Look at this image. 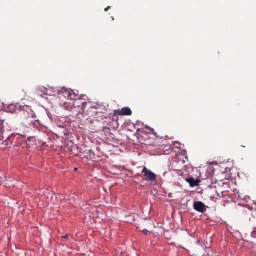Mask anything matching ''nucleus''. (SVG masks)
I'll return each mask as SVG.
<instances>
[{
	"instance_id": "8",
	"label": "nucleus",
	"mask_w": 256,
	"mask_h": 256,
	"mask_svg": "<svg viewBox=\"0 0 256 256\" xmlns=\"http://www.w3.org/2000/svg\"><path fill=\"white\" fill-rule=\"evenodd\" d=\"M2 144L4 146H10L12 144V142L10 140V136H8L7 138L3 142Z\"/></svg>"
},
{
	"instance_id": "7",
	"label": "nucleus",
	"mask_w": 256,
	"mask_h": 256,
	"mask_svg": "<svg viewBox=\"0 0 256 256\" xmlns=\"http://www.w3.org/2000/svg\"><path fill=\"white\" fill-rule=\"evenodd\" d=\"M83 100H82V104L81 105V106L80 108H81V110H84V108H86V106L87 105V96L85 95L83 96Z\"/></svg>"
},
{
	"instance_id": "10",
	"label": "nucleus",
	"mask_w": 256,
	"mask_h": 256,
	"mask_svg": "<svg viewBox=\"0 0 256 256\" xmlns=\"http://www.w3.org/2000/svg\"><path fill=\"white\" fill-rule=\"evenodd\" d=\"M38 90L42 92L43 94H46V92H47V89L44 87L39 88Z\"/></svg>"
},
{
	"instance_id": "3",
	"label": "nucleus",
	"mask_w": 256,
	"mask_h": 256,
	"mask_svg": "<svg viewBox=\"0 0 256 256\" xmlns=\"http://www.w3.org/2000/svg\"><path fill=\"white\" fill-rule=\"evenodd\" d=\"M116 115L118 116H130L132 114L131 110L128 107L123 108L121 110H116L114 111Z\"/></svg>"
},
{
	"instance_id": "16",
	"label": "nucleus",
	"mask_w": 256,
	"mask_h": 256,
	"mask_svg": "<svg viewBox=\"0 0 256 256\" xmlns=\"http://www.w3.org/2000/svg\"><path fill=\"white\" fill-rule=\"evenodd\" d=\"M10 106V107H13V106H13V105H12V106Z\"/></svg>"
},
{
	"instance_id": "5",
	"label": "nucleus",
	"mask_w": 256,
	"mask_h": 256,
	"mask_svg": "<svg viewBox=\"0 0 256 256\" xmlns=\"http://www.w3.org/2000/svg\"><path fill=\"white\" fill-rule=\"evenodd\" d=\"M186 181L190 184V185L191 187H194L196 186H198L199 183L200 182V180L198 179H194L193 178H190L186 179Z\"/></svg>"
},
{
	"instance_id": "11",
	"label": "nucleus",
	"mask_w": 256,
	"mask_h": 256,
	"mask_svg": "<svg viewBox=\"0 0 256 256\" xmlns=\"http://www.w3.org/2000/svg\"><path fill=\"white\" fill-rule=\"evenodd\" d=\"M251 236L252 238H256V231H253L251 233Z\"/></svg>"
},
{
	"instance_id": "1",
	"label": "nucleus",
	"mask_w": 256,
	"mask_h": 256,
	"mask_svg": "<svg viewBox=\"0 0 256 256\" xmlns=\"http://www.w3.org/2000/svg\"><path fill=\"white\" fill-rule=\"evenodd\" d=\"M142 173L144 174L145 176V180L147 181L154 182L156 180V175L150 170L144 166Z\"/></svg>"
},
{
	"instance_id": "4",
	"label": "nucleus",
	"mask_w": 256,
	"mask_h": 256,
	"mask_svg": "<svg viewBox=\"0 0 256 256\" xmlns=\"http://www.w3.org/2000/svg\"><path fill=\"white\" fill-rule=\"evenodd\" d=\"M204 204L201 202H196L194 204V209L200 212H204L206 210Z\"/></svg>"
},
{
	"instance_id": "9",
	"label": "nucleus",
	"mask_w": 256,
	"mask_h": 256,
	"mask_svg": "<svg viewBox=\"0 0 256 256\" xmlns=\"http://www.w3.org/2000/svg\"><path fill=\"white\" fill-rule=\"evenodd\" d=\"M27 140L29 142H32L35 143L36 141V138L34 136L30 137L28 138Z\"/></svg>"
},
{
	"instance_id": "13",
	"label": "nucleus",
	"mask_w": 256,
	"mask_h": 256,
	"mask_svg": "<svg viewBox=\"0 0 256 256\" xmlns=\"http://www.w3.org/2000/svg\"><path fill=\"white\" fill-rule=\"evenodd\" d=\"M68 236H68V234H66L65 236H63L62 237H63V238H64L67 239V238H68Z\"/></svg>"
},
{
	"instance_id": "12",
	"label": "nucleus",
	"mask_w": 256,
	"mask_h": 256,
	"mask_svg": "<svg viewBox=\"0 0 256 256\" xmlns=\"http://www.w3.org/2000/svg\"><path fill=\"white\" fill-rule=\"evenodd\" d=\"M142 232L145 234H146L148 232V230L146 229L144 230Z\"/></svg>"
},
{
	"instance_id": "2",
	"label": "nucleus",
	"mask_w": 256,
	"mask_h": 256,
	"mask_svg": "<svg viewBox=\"0 0 256 256\" xmlns=\"http://www.w3.org/2000/svg\"><path fill=\"white\" fill-rule=\"evenodd\" d=\"M64 96L72 100L76 99L78 96L74 92L73 90L70 89H64L62 90Z\"/></svg>"
},
{
	"instance_id": "6",
	"label": "nucleus",
	"mask_w": 256,
	"mask_h": 256,
	"mask_svg": "<svg viewBox=\"0 0 256 256\" xmlns=\"http://www.w3.org/2000/svg\"><path fill=\"white\" fill-rule=\"evenodd\" d=\"M83 98V96H80V97L78 96V97H76V99L74 100H75L74 104V106L80 108L82 104Z\"/></svg>"
},
{
	"instance_id": "15",
	"label": "nucleus",
	"mask_w": 256,
	"mask_h": 256,
	"mask_svg": "<svg viewBox=\"0 0 256 256\" xmlns=\"http://www.w3.org/2000/svg\"><path fill=\"white\" fill-rule=\"evenodd\" d=\"M74 170H75V171L77 170V168H75Z\"/></svg>"
},
{
	"instance_id": "14",
	"label": "nucleus",
	"mask_w": 256,
	"mask_h": 256,
	"mask_svg": "<svg viewBox=\"0 0 256 256\" xmlns=\"http://www.w3.org/2000/svg\"><path fill=\"white\" fill-rule=\"evenodd\" d=\"M110 8V6H108V8H105V11L106 12H107Z\"/></svg>"
}]
</instances>
